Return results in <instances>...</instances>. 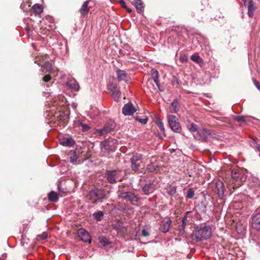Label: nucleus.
<instances>
[{
    "label": "nucleus",
    "mask_w": 260,
    "mask_h": 260,
    "mask_svg": "<svg viewBox=\"0 0 260 260\" xmlns=\"http://www.w3.org/2000/svg\"><path fill=\"white\" fill-rule=\"evenodd\" d=\"M135 119L143 124H146L148 121V119L147 118H141L138 117H136Z\"/></svg>",
    "instance_id": "a19ab883"
},
{
    "label": "nucleus",
    "mask_w": 260,
    "mask_h": 260,
    "mask_svg": "<svg viewBox=\"0 0 260 260\" xmlns=\"http://www.w3.org/2000/svg\"><path fill=\"white\" fill-rule=\"evenodd\" d=\"M118 198L131 202H138L139 200L136 194L130 191H120L118 194Z\"/></svg>",
    "instance_id": "20e7f679"
},
{
    "label": "nucleus",
    "mask_w": 260,
    "mask_h": 260,
    "mask_svg": "<svg viewBox=\"0 0 260 260\" xmlns=\"http://www.w3.org/2000/svg\"><path fill=\"white\" fill-rule=\"evenodd\" d=\"M175 192H176L175 188L174 187H171V190L169 192V193L171 194H173L175 193Z\"/></svg>",
    "instance_id": "3c124183"
},
{
    "label": "nucleus",
    "mask_w": 260,
    "mask_h": 260,
    "mask_svg": "<svg viewBox=\"0 0 260 260\" xmlns=\"http://www.w3.org/2000/svg\"><path fill=\"white\" fill-rule=\"evenodd\" d=\"M79 125L82 127V131L83 132H87L90 129L89 126L86 124H84L82 122H80Z\"/></svg>",
    "instance_id": "79ce46f5"
},
{
    "label": "nucleus",
    "mask_w": 260,
    "mask_h": 260,
    "mask_svg": "<svg viewBox=\"0 0 260 260\" xmlns=\"http://www.w3.org/2000/svg\"><path fill=\"white\" fill-rule=\"evenodd\" d=\"M142 158V155L141 154H137L136 155H134L131 159V161H137L138 162L140 161Z\"/></svg>",
    "instance_id": "58836bf2"
},
{
    "label": "nucleus",
    "mask_w": 260,
    "mask_h": 260,
    "mask_svg": "<svg viewBox=\"0 0 260 260\" xmlns=\"http://www.w3.org/2000/svg\"><path fill=\"white\" fill-rule=\"evenodd\" d=\"M123 49L125 50V53L126 54H130L131 52L133 51L131 47L128 44H124L123 47Z\"/></svg>",
    "instance_id": "4c0bfd02"
},
{
    "label": "nucleus",
    "mask_w": 260,
    "mask_h": 260,
    "mask_svg": "<svg viewBox=\"0 0 260 260\" xmlns=\"http://www.w3.org/2000/svg\"><path fill=\"white\" fill-rule=\"evenodd\" d=\"M46 238H47V235H46L45 234H44V235H43V239H46Z\"/></svg>",
    "instance_id": "bf43d9fd"
},
{
    "label": "nucleus",
    "mask_w": 260,
    "mask_h": 260,
    "mask_svg": "<svg viewBox=\"0 0 260 260\" xmlns=\"http://www.w3.org/2000/svg\"><path fill=\"white\" fill-rule=\"evenodd\" d=\"M119 4L121 5V6L125 9L126 8V5L124 0H120L119 1Z\"/></svg>",
    "instance_id": "8fccbe9b"
},
{
    "label": "nucleus",
    "mask_w": 260,
    "mask_h": 260,
    "mask_svg": "<svg viewBox=\"0 0 260 260\" xmlns=\"http://www.w3.org/2000/svg\"><path fill=\"white\" fill-rule=\"evenodd\" d=\"M103 216L104 213L102 211H98L93 214V216L98 221H101Z\"/></svg>",
    "instance_id": "c9c22d12"
},
{
    "label": "nucleus",
    "mask_w": 260,
    "mask_h": 260,
    "mask_svg": "<svg viewBox=\"0 0 260 260\" xmlns=\"http://www.w3.org/2000/svg\"><path fill=\"white\" fill-rule=\"evenodd\" d=\"M190 58L192 61L198 63L200 66H202L204 64L203 59L198 54L192 55Z\"/></svg>",
    "instance_id": "bb28decb"
},
{
    "label": "nucleus",
    "mask_w": 260,
    "mask_h": 260,
    "mask_svg": "<svg viewBox=\"0 0 260 260\" xmlns=\"http://www.w3.org/2000/svg\"><path fill=\"white\" fill-rule=\"evenodd\" d=\"M180 109L179 102L177 100H174L171 104V111L174 113H177Z\"/></svg>",
    "instance_id": "5701e85b"
},
{
    "label": "nucleus",
    "mask_w": 260,
    "mask_h": 260,
    "mask_svg": "<svg viewBox=\"0 0 260 260\" xmlns=\"http://www.w3.org/2000/svg\"><path fill=\"white\" fill-rule=\"evenodd\" d=\"M136 111L135 107L132 103H128L124 105L122 109V113L126 115H132Z\"/></svg>",
    "instance_id": "9b49d317"
},
{
    "label": "nucleus",
    "mask_w": 260,
    "mask_h": 260,
    "mask_svg": "<svg viewBox=\"0 0 260 260\" xmlns=\"http://www.w3.org/2000/svg\"><path fill=\"white\" fill-rule=\"evenodd\" d=\"M156 124L157 126L159 127L163 135L164 136H166L165 129L162 121L160 119H158L156 121Z\"/></svg>",
    "instance_id": "473e14b6"
},
{
    "label": "nucleus",
    "mask_w": 260,
    "mask_h": 260,
    "mask_svg": "<svg viewBox=\"0 0 260 260\" xmlns=\"http://www.w3.org/2000/svg\"><path fill=\"white\" fill-rule=\"evenodd\" d=\"M189 129L191 132H197L198 129V126L194 123H191L190 125Z\"/></svg>",
    "instance_id": "c03bdc74"
},
{
    "label": "nucleus",
    "mask_w": 260,
    "mask_h": 260,
    "mask_svg": "<svg viewBox=\"0 0 260 260\" xmlns=\"http://www.w3.org/2000/svg\"><path fill=\"white\" fill-rule=\"evenodd\" d=\"M172 220L170 218L167 217L161 221L160 225V230L164 233H167L170 228Z\"/></svg>",
    "instance_id": "f8f14e48"
},
{
    "label": "nucleus",
    "mask_w": 260,
    "mask_h": 260,
    "mask_svg": "<svg viewBox=\"0 0 260 260\" xmlns=\"http://www.w3.org/2000/svg\"><path fill=\"white\" fill-rule=\"evenodd\" d=\"M147 170L150 172L157 173L159 171L158 162L155 161L148 165Z\"/></svg>",
    "instance_id": "aec40b11"
},
{
    "label": "nucleus",
    "mask_w": 260,
    "mask_h": 260,
    "mask_svg": "<svg viewBox=\"0 0 260 260\" xmlns=\"http://www.w3.org/2000/svg\"><path fill=\"white\" fill-rule=\"evenodd\" d=\"M152 78L154 82L156 84L158 87H159V81H158V73L157 70H155L152 74Z\"/></svg>",
    "instance_id": "f704fd0d"
},
{
    "label": "nucleus",
    "mask_w": 260,
    "mask_h": 260,
    "mask_svg": "<svg viewBox=\"0 0 260 260\" xmlns=\"http://www.w3.org/2000/svg\"><path fill=\"white\" fill-rule=\"evenodd\" d=\"M212 234V228L209 225L197 226L191 234V238L196 241H201L209 239Z\"/></svg>",
    "instance_id": "f257e3e1"
},
{
    "label": "nucleus",
    "mask_w": 260,
    "mask_h": 260,
    "mask_svg": "<svg viewBox=\"0 0 260 260\" xmlns=\"http://www.w3.org/2000/svg\"><path fill=\"white\" fill-rule=\"evenodd\" d=\"M149 233L145 230L143 229L142 231V236L143 237H147L149 235Z\"/></svg>",
    "instance_id": "09e8293b"
},
{
    "label": "nucleus",
    "mask_w": 260,
    "mask_h": 260,
    "mask_svg": "<svg viewBox=\"0 0 260 260\" xmlns=\"http://www.w3.org/2000/svg\"><path fill=\"white\" fill-rule=\"evenodd\" d=\"M187 60H188V57H187V55L183 54H181L180 55V61L182 63H185V62H187Z\"/></svg>",
    "instance_id": "37998d69"
},
{
    "label": "nucleus",
    "mask_w": 260,
    "mask_h": 260,
    "mask_svg": "<svg viewBox=\"0 0 260 260\" xmlns=\"http://www.w3.org/2000/svg\"><path fill=\"white\" fill-rule=\"evenodd\" d=\"M115 140L111 139H107L101 142L100 148L104 152H114L116 149Z\"/></svg>",
    "instance_id": "f03ea898"
},
{
    "label": "nucleus",
    "mask_w": 260,
    "mask_h": 260,
    "mask_svg": "<svg viewBox=\"0 0 260 260\" xmlns=\"http://www.w3.org/2000/svg\"><path fill=\"white\" fill-rule=\"evenodd\" d=\"M215 192L220 199H222L224 195V185L222 181H218L215 184Z\"/></svg>",
    "instance_id": "4468645a"
},
{
    "label": "nucleus",
    "mask_w": 260,
    "mask_h": 260,
    "mask_svg": "<svg viewBox=\"0 0 260 260\" xmlns=\"http://www.w3.org/2000/svg\"><path fill=\"white\" fill-rule=\"evenodd\" d=\"M187 217L186 215H185L183 217L181 221V223L178 226V234L181 236H185V229L187 225Z\"/></svg>",
    "instance_id": "2eb2a0df"
},
{
    "label": "nucleus",
    "mask_w": 260,
    "mask_h": 260,
    "mask_svg": "<svg viewBox=\"0 0 260 260\" xmlns=\"http://www.w3.org/2000/svg\"><path fill=\"white\" fill-rule=\"evenodd\" d=\"M46 55L45 56L41 55L36 56L35 60V63L40 66V63L46 61Z\"/></svg>",
    "instance_id": "2f4dec72"
},
{
    "label": "nucleus",
    "mask_w": 260,
    "mask_h": 260,
    "mask_svg": "<svg viewBox=\"0 0 260 260\" xmlns=\"http://www.w3.org/2000/svg\"><path fill=\"white\" fill-rule=\"evenodd\" d=\"M89 196L91 200H100L105 198V193L103 190L95 189L90 191Z\"/></svg>",
    "instance_id": "423d86ee"
},
{
    "label": "nucleus",
    "mask_w": 260,
    "mask_h": 260,
    "mask_svg": "<svg viewBox=\"0 0 260 260\" xmlns=\"http://www.w3.org/2000/svg\"><path fill=\"white\" fill-rule=\"evenodd\" d=\"M212 133L210 130L204 129L203 130L197 131L196 138L202 142H207L208 141L207 135L210 136Z\"/></svg>",
    "instance_id": "9d476101"
},
{
    "label": "nucleus",
    "mask_w": 260,
    "mask_h": 260,
    "mask_svg": "<svg viewBox=\"0 0 260 260\" xmlns=\"http://www.w3.org/2000/svg\"><path fill=\"white\" fill-rule=\"evenodd\" d=\"M118 172L116 170L107 171L106 177L109 183L115 184L118 179Z\"/></svg>",
    "instance_id": "1a4fd4ad"
},
{
    "label": "nucleus",
    "mask_w": 260,
    "mask_h": 260,
    "mask_svg": "<svg viewBox=\"0 0 260 260\" xmlns=\"http://www.w3.org/2000/svg\"><path fill=\"white\" fill-rule=\"evenodd\" d=\"M168 121L171 129L175 133H180L181 126L175 115H171L168 117Z\"/></svg>",
    "instance_id": "7ed1b4c3"
},
{
    "label": "nucleus",
    "mask_w": 260,
    "mask_h": 260,
    "mask_svg": "<svg viewBox=\"0 0 260 260\" xmlns=\"http://www.w3.org/2000/svg\"><path fill=\"white\" fill-rule=\"evenodd\" d=\"M253 82L254 85L256 87L257 89L260 91V83L258 82L256 79H253Z\"/></svg>",
    "instance_id": "49530a36"
},
{
    "label": "nucleus",
    "mask_w": 260,
    "mask_h": 260,
    "mask_svg": "<svg viewBox=\"0 0 260 260\" xmlns=\"http://www.w3.org/2000/svg\"><path fill=\"white\" fill-rule=\"evenodd\" d=\"M43 80L44 82H48L49 81H50L51 80V77L50 75H45L43 78Z\"/></svg>",
    "instance_id": "de8ad7c7"
},
{
    "label": "nucleus",
    "mask_w": 260,
    "mask_h": 260,
    "mask_svg": "<svg viewBox=\"0 0 260 260\" xmlns=\"http://www.w3.org/2000/svg\"><path fill=\"white\" fill-rule=\"evenodd\" d=\"M132 164V168L133 170L134 171H138L139 170V168L140 167V165L137 161L133 162L131 161Z\"/></svg>",
    "instance_id": "ea45409f"
},
{
    "label": "nucleus",
    "mask_w": 260,
    "mask_h": 260,
    "mask_svg": "<svg viewBox=\"0 0 260 260\" xmlns=\"http://www.w3.org/2000/svg\"><path fill=\"white\" fill-rule=\"evenodd\" d=\"M116 72L118 80L119 81H126V74L124 71L117 69L116 70Z\"/></svg>",
    "instance_id": "b1692460"
},
{
    "label": "nucleus",
    "mask_w": 260,
    "mask_h": 260,
    "mask_svg": "<svg viewBox=\"0 0 260 260\" xmlns=\"http://www.w3.org/2000/svg\"><path fill=\"white\" fill-rule=\"evenodd\" d=\"M125 9L127 10V11L128 13H131V12H132V9H129V8H128L127 7H126V8H125Z\"/></svg>",
    "instance_id": "4d7b16f0"
},
{
    "label": "nucleus",
    "mask_w": 260,
    "mask_h": 260,
    "mask_svg": "<svg viewBox=\"0 0 260 260\" xmlns=\"http://www.w3.org/2000/svg\"><path fill=\"white\" fill-rule=\"evenodd\" d=\"M70 162L73 165H75L77 162V160L78 156L75 150H72L69 153Z\"/></svg>",
    "instance_id": "cd10ccee"
},
{
    "label": "nucleus",
    "mask_w": 260,
    "mask_h": 260,
    "mask_svg": "<svg viewBox=\"0 0 260 260\" xmlns=\"http://www.w3.org/2000/svg\"><path fill=\"white\" fill-rule=\"evenodd\" d=\"M255 149L256 150L259 152H260V145L259 144H258L256 146V147H255ZM259 156H260V154H259Z\"/></svg>",
    "instance_id": "5fc2aeb1"
},
{
    "label": "nucleus",
    "mask_w": 260,
    "mask_h": 260,
    "mask_svg": "<svg viewBox=\"0 0 260 260\" xmlns=\"http://www.w3.org/2000/svg\"><path fill=\"white\" fill-rule=\"evenodd\" d=\"M31 9L36 15L40 14L43 12V8L41 5L38 4H35L32 7Z\"/></svg>",
    "instance_id": "7c9ffc66"
},
{
    "label": "nucleus",
    "mask_w": 260,
    "mask_h": 260,
    "mask_svg": "<svg viewBox=\"0 0 260 260\" xmlns=\"http://www.w3.org/2000/svg\"><path fill=\"white\" fill-rule=\"evenodd\" d=\"M57 188H58V189L59 191H61V192H64L63 190H62L61 189V185H60V183H58L57 184Z\"/></svg>",
    "instance_id": "864d4df0"
},
{
    "label": "nucleus",
    "mask_w": 260,
    "mask_h": 260,
    "mask_svg": "<svg viewBox=\"0 0 260 260\" xmlns=\"http://www.w3.org/2000/svg\"><path fill=\"white\" fill-rule=\"evenodd\" d=\"M248 8V15L250 18L253 17L254 12L256 9V7L254 2L253 0H249L247 4Z\"/></svg>",
    "instance_id": "f3484780"
},
{
    "label": "nucleus",
    "mask_w": 260,
    "mask_h": 260,
    "mask_svg": "<svg viewBox=\"0 0 260 260\" xmlns=\"http://www.w3.org/2000/svg\"><path fill=\"white\" fill-rule=\"evenodd\" d=\"M251 224L253 230L260 232V212L252 215Z\"/></svg>",
    "instance_id": "6e6552de"
},
{
    "label": "nucleus",
    "mask_w": 260,
    "mask_h": 260,
    "mask_svg": "<svg viewBox=\"0 0 260 260\" xmlns=\"http://www.w3.org/2000/svg\"><path fill=\"white\" fill-rule=\"evenodd\" d=\"M65 117H66V118L64 119V121L66 120H67L68 119V118H69V116L68 115H66Z\"/></svg>",
    "instance_id": "13d9d810"
},
{
    "label": "nucleus",
    "mask_w": 260,
    "mask_h": 260,
    "mask_svg": "<svg viewBox=\"0 0 260 260\" xmlns=\"http://www.w3.org/2000/svg\"><path fill=\"white\" fill-rule=\"evenodd\" d=\"M48 198L51 202H56L58 200L57 194L53 191H51L48 194Z\"/></svg>",
    "instance_id": "c756f323"
},
{
    "label": "nucleus",
    "mask_w": 260,
    "mask_h": 260,
    "mask_svg": "<svg viewBox=\"0 0 260 260\" xmlns=\"http://www.w3.org/2000/svg\"><path fill=\"white\" fill-rule=\"evenodd\" d=\"M66 85L73 90L78 91L80 89V86L77 81L74 78L69 79L66 82Z\"/></svg>",
    "instance_id": "dca6fc26"
},
{
    "label": "nucleus",
    "mask_w": 260,
    "mask_h": 260,
    "mask_svg": "<svg viewBox=\"0 0 260 260\" xmlns=\"http://www.w3.org/2000/svg\"><path fill=\"white\" fill-rule=\"evenodd\" d=\"M112 96L116 102H119L121 99V92L117 88L116 84L112 83L109 87Z\"/></svg>",
    "instance_id": "0eeeda50"
},
{
    "label": "nucleus",
    "mask_w": 260,
    "mask_h": 260,
    "mask_svg": "<svg viewBox=\"0 0 260 260\" xmlns=\"http://www.w3.org/2000/svg\"><path fill=\"white\" fill-rule=\"evenodd\" d=\"M231 176L232 178L236 181H239L242 179V174L238 169L232 170Z\"/></svg>",
    "instance_id": "412c9836"
},
{
    "label": "nucleus",
    "mask_w": 260,
    "mask_h": 260,
    "mask_svg": "<svg viewBox=\"0 0 260 260\" xmlns=\"http://www.w3.org/2000/svg\"><path fill=\"white\" fill-rule=\"evenodd\" d=\"M154 185L152 183H146L142 187V190L143 194L145 195H148L154 190Z\"/></svg>",
    "instance_id": "a211bd4d"
},
{
    "label": "nucleus",
    "mask_w": 260,
    "mask_h": 260,
    "mask_svg": "<svg viewBox=\"0 0 260 260\" xmlns=\"http://www.w3.org/2000/svg\"><path fill=\"white\" fill-rule=\"evenodd\" d=\"M89 4V1H86L82 6L81 9L79 10V12L82 16H84L87 14L88 12V9L87 8Z\"/></svg>",
    "instance_id": "393cba45"
},
{
    "label": "nucleus",
    "mask_w": 260,
    "mask_h": 260,
    "mask_svg": "<svg viewBox=\"0 0 260 260\" xmlns=\"http://www.w3.org/2000/svg\"><path fill=\"white\" fill-rule=\"evenodd\" d=\"M30 3L29 0L24 1L20 5V8L23 12H27L29 10H30Z\"/></svg>",
    "instance_id": "a878e982"
},
{
    "label": "nucleus",
    "mask_w": 260,
    "mask_h": 260,
    "mask_svg": "<svg viewBox=\"0 0 260 260\" xmlns=\"http://www.w3.org/2000/svg\"><path fill=\"white\" fill-rule=\"evenodd\" d=\"M78 235L80 240L84 242L90 243V236L89 233L84 229L78 231Z\"/></svg>",
    "instance_id": "ddd939ff"
},
{
    "label": "nucleus",
    "mask_w": 260,
    "mask_h": 260,
    "mask_svg": "<svg viewBox=\"0 0 260 260\" xmlns=\"http://www.w3.org/2000/svg\"><path fill=\"white\" fill-rule=\"evenodd\" d=\"M216 119L219 120V121H221V122H227V119L225 118H223L222 120H220V118H216Z\"/></svg>",
    "instance_id": "603ef678"
},
{
    "label": "nucleus",
    "mask_w": 260,
    "mask_h": 260,
    "mask_svg": "<svg viewBox=\"0 0 260 260\" xmlns=\"http://www.w3.org/2000/svg\"><path fill=\"white\" fill-rule=\"evenodd\" d=\"M99 242L103 245V246H107L109 245L111 242L110 241L104 236H101L99 238Z\"/></svg>",
    "instance_id": "72a5a7b5"
},
{
    "label": "nucleus",
    "mask_w": 260,
    "mask_h": 260,
    "mask_svg": "<svg viewBox=\"0 0 260 260\" xmlns=\"http://www.w3.org/2000/svg\"><path fill=\"white\" fill-rule=\"evenodd\" d=\"M41 68L46 71L45 73H50L52 71V64L47 60L45 61L44 64L41 66Z\"/></svg>",
    "instance_id": "c85d7f7f"
},
{
    "label": "nucleus",
    "mask_w": 260,
    "mask_h": 260,
    "mask_svg": "<svg viewBox=\"0 0 260 260\" xmlns=\"http://www.w3.org/2000/svg\"><path fill=\"white\" fill-rule=\"evenodd\" d=\"M132 3L135 6L139 13H141L143 11L144 6L141 0H136Z\"/></svg>",
    "instance_id": "4be33fe9"
},
{
    "label": "nucleus",
    "mask_w": 260,
    "mask_h": 260,
    "mask_svg": "<svg viewBox=\"0 0 260 260\" xmlns=\"http://www.w3.org/2000/svg\"><path fill=\"white\" fill-rule=\"evenodd\" d=\"M115 126L116 123L114 121L110 120L105 124L103 128L98 129L96 131L100 136H103L111 132Z\"/></svg>",
    "instance_id": "39448f33"
},
{
    "label": "nucleus",
    "mask_w": 260,
    "mask_h": 260,
    "mask_svg": "<svg viewBox=\"0 0 260 260\" xmlns=\"http://www.w3.org/2000/svg\"><path fill=\"white\" fill-rule=\"evenodd\" d=\"M60 143L64 146L71 147L75 144V141L72 138H64L60 140Z\"/></svg>",
    "instance_id": "6ab92c4d"
},
{
    "label": "nucleus",
    "mask_w": 260,
    "mask_h": 260,
    "mask_svg": "<svg viewBox=\"0 0 260 260\" xmlns=\"http://www.w3.org/2000/svg\"><path fill=\"white\" fill-rule=\"evenodd\" d=\"M234 119L235 120L239 121V122H240V121L245 122V117L243 116H235L234 117Z\"/></svg>",
    "instance_id": "a18cd8bd"
},
{
    "label": "nucleus",
    "mask_w": 260,
    "mask_h": 260,
    "mask_svg": "<svg viewBox=\"0 0 260 260\" xmlns=\"http://www.w3.org/2000/svg\"><path fill=\"white\" fill-rule=\"evenodd\" d=\"M194 194V191L192 188H189L186 192V198L187 199H191Z\"/></svg>",
    "instance_id": "e433bc0d"
},
{
    "label": "nucleus",
    "mask_w": 260,
    "mask_h": 260,
    "mask_svg": "<svg viewBox=\"0 0 260 260\" xmlns=\"http://www.w3.org/2000/svg\"><path fill=\"white\" fill-rule=\"evenodd\" d=\"M242 1L243 2L245 6L247 5V0H242Z\"/></svg>",
    "instance_id": "6e6d98bb"
}]
</instances>
